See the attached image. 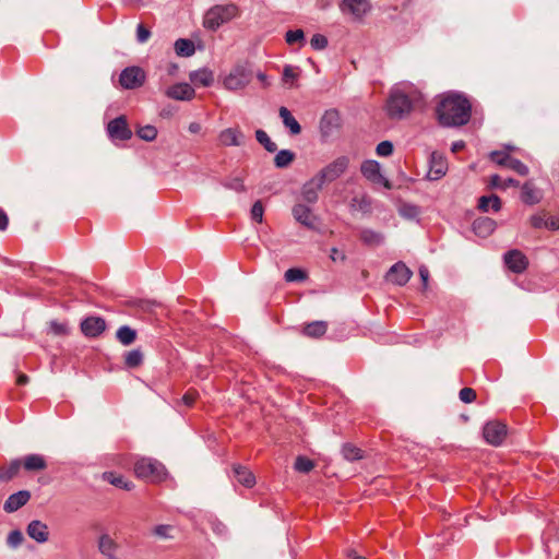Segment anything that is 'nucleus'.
<instances>
[{"mask_svg":"<svg viewBox=\"0 0 559 559\" xmlns=\"http://www.w3.org/2000/svg\"><path fill=\"white\" fill-rule=\"evenodd\" d=\"M314 467V463L305 456H298L295 461V469L301 473H309Z\"/></svg>","mask_w":559,"mask_h":559,"instance_id":"nucleus-40","label":"nucleus"},{"mask_svg":"<svg viewBox=\"0 0 559 559\" xmlns=\"http://www.w3.org/2000/svg\"><path fill=\"white\" fill-rule=\"evenodd\" d=\"M295 159V153L289 150H281L274 157V164L277 168L289 166Z\"/></svg>","mask_w":559,"mask_h":559,"instance_id":"nucleus-35","label":"nucleus"},{"mask_svg":"<svg viewBox=\"0 0 559 559\" xmlns=\"http://www.w3.org/2000/svg\"><path fill=\"white\" fill-rule=\"evenodd\" d=\"M117 543L108 534H103L98 539V550L106 557L112 558L117 550Z\"/></svg>","mask_w":559,"mask_h":559,"instance_id":"nucleus-29","label":"nucleus"},{"mask_svg":"<svg viewBox=\"0 0 559 559\" xmlns=\"http://www.w3.org/2000/svg\"><path fill=\"white\" fill-rule=\"evenodd\" d=\"M237 16H239V8L236 4L215 5L206 12L203 25L207 29L215 31Z\"/></svg>","mask_w":559,"mask_h":559,"instance_id":"nucleus-3","label":"nucleus"},{"mask_svg":"<svg viewBox=\"0 0 559 559\" xmlns=\"http://www.w3.org/2000/svg\"><path fill=\"white\" fill-rule=\"evenodd\" d=\"M323 185L313 176L302 187V198L309 203H314L318 200V192L322 189Z\"/></svg>","mask_w":559,"mask_h":559,"instance_id":"nucleus-21","label":"nucleus"},{"mask_svg":"<svg viewBox=\"0 0 559 559\" xmlns=\"http://www.w3.org/2000/svg\"><path fill=\"white\" fill-rule=\"evenodd\" d=\"M136 333L131 328L124 325L118 329L117 338L123 345H130L135 341Z\"/></svg>","mask_w":559,"mask_h":559,"instance_id":"nucleus-36","label":"nucleus"},{"mask_svg":"<svg viewBox=\"0 0 559 559\" xmlns=\"http://www.w3.org/2000/svg\"><path fill=\"white\" fill-rule=\"evenodd\" d=\"M349 159L346 156H340L323 167L316 176L324 186L338 179L347 170Z\"/></svg>","mask_w":559,"mask_h":559,"instance_id":"nucleus-5","label":"nucleus"},{"mask_svg":"<svg viewBox=\"0 0 559 559\" xmlns=\"http://www.w3.org/2000/svg\"><path fill=\"white\" fill-rule=\"evenodd\" d=\"M412 271L403 263L397 262L386 273V281L395 285L403 286L412 277Z\"/></svg>","mask_w":559,"mask_h":559,"instance_id":"nucleus-11","label":"nucleus"},{"mask_svg":"<svg viewBox=\"0 0 559 559\" xmlns=\"http://www.w3.org/2000/svg\"><path fill=\"white\" fill-rule=\"evenodd\" d=\"M145 72L140 67H128L120 73L119 83L126 90L141 87L145 82Z\"/></svg>","mask_w":559,"mask_h":559,"instance_id":"nucleus-7","label":"nucleus"},{"mask_svg":"<svg viewBox=\"0 0 559 559\" xmlns=\"http://www.w3.org/2000/svg\"><path fill=\"white\" fill-rule=\"evenodd\" d=\"M331 259L333 261L344 260L345 255L342 252H340L336 248H333L332 251H331Z\"/></svg>","mask_w":559,"mask_h":559,"instance_id":"nucleus-62","label":"nucleus"},{"mask_svg":"<svg viewBox=\"0 0 559 559\" xmlns=\"http://www.w3.org/2000/svg\"><path fill=\"white\" fill-rule=\"evenodd\" d=\"M393 153V144L390 141H382L377 146L379 156H390Z\"/></svg>","mask_w":559,"mask_h":559,"instance_id":"nucleus-47","label":"nucleus"},{"mask_svg":"<svg viewBox=\"0 0 559 559\" xmlns=\"http://www.w3.org/2000/svg\"><path fill=\"white\" fill-rule=\"evenodd\" d=\"M496 229V222L489 217H479L473 223V230L479 237H488Z\"/></svg>","mask_w":559,"mask_h":559,"instance_id":"nucleus-24","label":"nucleus"},{"mask_svg":"<svg viewBox=\"0 0 559 559\" xmlns=\"http://www.w3.org/2000/svg\"><path fill=\"white\" fill-rule=\"evenodd\" d=\"M173 531V527L170 525H165V524H162V525H157L154 527V534L158 537H162V538H169L170 537V532Z\"/></svg>","mask_w":559,"mask_h":559,"instance_id":"nucleus-52","label":"nucleus"},{"mask_svg":"<svg viewBox=\"0 0 559 559\" xmlns=\"http://www.w3.org/2000/svg\"><path fill=\"white\" fill-rule=\"evenodd\" d=\"M326 329H328L326 322L314 321L305 326L304 333L310 337H320L326 332Z\"/></svg>","mask_w":559,"mask_h":559,"instance_id":"nucleus-34","label":"nucleus"},{"mask_svg":"<svg viewBox=\"0 0 559 559\" xmlns=\"http://www.w3.org/2000/svg\"><path fill=\"white\" fill-rule=\"evenodd\" d=\"M341 127V118L336 110H326L320 119V132L322 138L328 139Z\"/></svg>","mask_w":559,"mask_h":559,"instance_id":"nucleus-9","label":"nucleus"},{"mask_svg":"<svg viewBox=\"0 0 559 559\" xmlns=\"http://www.w3.org/2000/svg\"><path fill=\"white\" fill-rule=\"evenodd\" d=\"M197 397H198V393L195 391H188L183 396H182V402L187 405V406H192L194 404V402L197 401Z\"/></svg>","mask_w":559,"mask_h":559,"instance_id":"nucleus-56","label":"nucleus"},{"mask_svg":"<svg viewBox=\"0 0 559 559\" xmlns=\"http://www.w3.org/2000/svg\"><path fill=\"white\" fill-rule=\"evenodd\" d=\"M460 400L464 403H472L476 400V392L472 388H463L460 391Z\"/></svg>","mask_w":559,"mask_h":559,"instance_id":"nucleus-49","label":"nucleus"},{"mask_svg":"<svg viewBox=\"0 0 559 559\" xmlns=\"http://www.w3.org/2000/svg\"><path fill=\"white\" fill-rule=\"evenodd\" d=\"M423 94L413 87L395 88L386 102V112L393 119H402L412 110L424 106Z\"/></svg>","mask_w":559,"mask_h":559,"instance_id":"nucleus-2","label":"nucleus"},{"mask_svg":"<svg viewBox=\"0 0 559 559\" xmlns=\"http://www.w3.org/2000/svg\"><path fill=\"white\" fill-rule=\"evenodd\" d=\"M278 114L284 126L289 129L293 135H297L301 132V127L299 122L293 117V115L286 107H281Z\"/></svg>","mask_w":559,"mask_h":559,"instance_id":"nucleus-28","label":"nucleus"},{"mask_svg":"<svg viewBox=\"0 0 559 559\" xmlns=\"http://www.w3.org/2000/svg\"><path fill=\"white\" fill-rule=\"evenodd\" d=\"M225 186L227 188L233 189L238 192L245 191V185H243L242 179H240V178H234V179L229 180Z\"/></svg>","mask_w":559,"mask_h":559,"instance_id":"nucleus-54","label":"nucleus"},{"mask_svg":"<svg viewBox=\"0 0 559 559\" xmlns=\"http://www.w3.org/2000/svg\"><path fill=\"white\" fill-rule=\"evenodd\" d=\"M521 199L525 204H536L542 200V191L532 181H526L522 186Z\"/></svg>","mask_w":559,"mask_h":559,"instance_id":"nucleus-22","label":"nucleus"},{"mask_svg":"<svg viewBox=\"0 0 559 559\" xmlns=\"http://www.w3.org/2000/svg\"><path fill=\"white\" fill-rule=\"evenodd\" d=\"M23 539H24L23 534L20 531L15 530L9 534L8 544L11 547H17L19 545L22 544Z\"/></svg>","mask_w":559,"mask_h":559,"instance_id":"nucleus-51","label":"nucleus"},{"mask_svg":"<svg viewBox=\"0 0 559 559\" xmlns=\"http://www.w3.org/2000/svg\"><path fill=\"white\" fill-rule=\"evenodd\" d=\"M370 9L368 0H343L341 11L352 14L356 19H361Z\"/></svg>","mask_w":559,"mask_h":559,"instance_id":"nucleus-15","label":"nucleus"},{"mask_svg":"<svg viewBox=\"0 0 559 559\" xmlns=\"http://www.w3.org/2000/svg\"><path fill=\"white\" fill-rule=\"evenodd\" d=\"M503 181L504 180L500 176L492 175L490 177L489 183L492 188L507 189V185Z\"/></svg>","mask_w":559,"mask_h":559,"instance_id":"nucleus-55","label":"nucleus"},{"mask_svg":"<svg viewBox=\"0 0 559 559\" xmlns=\"http://www.w3.org/2000/svg\"><path fill=\"white\" fill-rule=\"evenodd\" d=\"M545 227L552 230L559 229V218L550 217L546 219Z\"/></svg>","mask_w":559,"mask_h":559,"instance_id":"nucleus-59","label":"nucleus"},{"mask_svg":"<svg viewBox=\"0 0 559 559\" xmlns=\"http://www.w3.org/2000/svg\"><path fill=\"white\" fill-rule=\"evenodd\" d=\"M299 74L290 66H286L283 71V81L289 86H295Z\"/></svg>","mask_w":559,"mask_h":559,"instance_id":"nucleus-43","label":"nucleus"},{"mask_svg":"<svg viewBox=\"0 0 559 559\" xmlns=\"http://www.w3.org/2000/svg\"><path fill=\"white\" fill-rule=\"evenodd\" d=\"M8 223H9V219H8L7 214L2 210H0V230L5 229L8 226Z\"/></svg>","mask_w":559,"mask_h":559,"instance_id":"nucleus-60","label":"nucleus"},{"mask_svg":"<svg viewBox=\"0 0 559 559\" xmlns=\"http://www.w3.org/2000/svg\"><path fill=\"white\" fill-rule=\"evenodd\" d=\"M504 263L513 273H523L528 266L526 255L516 249L510 250L504 254Z\"/></svg>","mask_w":559,"mask_h":559,"instance_id":"nucleus-10","label":"nucleus"},{"mask_svg":"<svg viewBox=\"0 0 559 559\" xmlns=\"http://www.w3.org/2000/svg\"><path fill=\"white\" fill-rule=\"evenodd\" d=\"M284 277L286 282H298L306 278V273L300 269L292 267L285 272Z\"/></svg>","mask_w":559,"mask_h":559,"instance_id":"nucleus-44","label":"nucleus"},{"mask_svg":"<svg viewBox=\"0 0 559 559\" xmlns=\"http://www.w3.org/2000/svg\"><path fill=\"white\" fill-rule=\"evenodd\" d=\"M257 141L263 145V147L270 152L273 153L277 150V145L270 139L267 133L263 130H257L255 132Z\"/></svg>","mask_w":559,"mask_h":559,"instance_id":"nucleus-37","label":"nucleus"},{"mask_svg":"<svg viewBox=\"0 0 559 559\" xmlns=\"http://www.w3.org/2000/svg\"><path fill=\"white\" fill-rule=\"evenodd\" d=\"M436 114L441 126L461 127L469 121L472 105L463 94L449 92L439 96Z\"/></svg>","mask_w":559,"mask_h":559,"instance_id":"nucleus-1","label":"nucleus"},{"mask_svg":"<svg viewBox=\"0 0 559 559\" xmlns=\"http://www.w3.org/2000/svg\"><path fill=\"white\" fill-rule=\"evenodd\" d=\"M545 222H546V219H544V217L540 215H534L531 217V224L535 228L545 227Z\"/></svg>","mask_w":559,"mask_h":559,"instance_id":"nucleus-57","label":"nucleus"},{"mask_svg":"<svg viewBox=\"0 0 559 559\" xmlns=\"http://www.w3.org/2000/svg\"><path fill=\"white\" fill-rule=\"evenodd\" d=\"M361 174L373 183H383L386 188L390 187L389 181L384 179L381 174L380 164L376 160H366L360 167Z\"/></svg>","mask_w":559,"mask_h":559,"instance_id":"nucleus-12","label":"nucleus"},{"mask_svg":"<svg viewBox=\"0 0 559 559\" xmlns=\"http://www.w3.org/2000/svg\"><path fill=\"white\" fill-rule=\"evenodd\" d=\"M166 96L176 100H191L195 92L188 83H177L166 90Z\"/></svg>","mask_w":559,"mask_h":559,"instance_id":"nucleus-16","label":"nucleus"},{"mask_svg":"<svg viewBox=\"0 0 559 559\" xmlns=\"http://www.w3.org/2000/svg\"><path fill=\"white\" fill-rule=\"evenodd\" d=\"M175 51L178 56L190 57L195 51L194 44L190 39H177L175 43Z\"/></svg>","mask_w":559,"mask_h":559,"instance_id":"nucleus-33","label":"nucleus"},{"mask_svg":"<svg viewBox=\"0 0 559 559\" xmlns=\"http://www.w3.org/2000/svg\"><path fill=\"white\" fill-rule=\"evenodd\" d=\"M218 140L224 146H239L242 144L243 135L239 128H227L219 133Z\"/></svg>","mask_w":559,"mask_h":559,"instance_id":"nucleus-20","label":"nucleus"},{"mask_svg":"<svg viewBox=\"0 0 559 559\" xmlns=\"http://www.w3.org/2000/svg\"><path fill=\"white\" fill-rule=\"evenodd\" d=\"M343 455L348 461H356L361 459V450L352 444H345L343 447Z\"/></svg>","mask_w":559,"mask_h":559,"instance_id":"nucleus-41","label":"nucleus"},{"mask_svg":"<svg viewBox=\"0 0 559 559\" xmlns=\"http://www.w3.org/2000/svg\"><path fill=\"white\" fill-rule=\"evenodd\" d=\"M490 159L500 166H504L510 156L506 152L495 151L490 154Z\"/></svg>","mask_w":559,"mask_h":559,"instance_id":"nucleus-50","label":"nucleus"},{"mask_svg":"<svg viewBox=\"0 0 559 559\" xmlns=\"http://www.w3.org/2000/svg\"><path fill=\"white\" fill-rule=\"evenodd\" d=\"M189 79L195 86H211L214 82V74L211 70L203 68L189 74Z\"/></svg>","mask_w":559,"mask_h":559,"instance_id":"nucleus-25","label":"nucleus"},{"mask_svg":"<svg viewBox=\"0 0 559 559\" xmlns=\"http://www.w3.org/2000/svg\"><path fill=\"white\" fill-rule=\"evenodd\" d=\"M285 39L288 45H293L295 43H300V45H304L305 35L301 29L288 31L285 35Z\"/></svg>","mask_w":559,"mask_h":559,"instance_id":"nucleus-45","label":"nucleus"},{"mask_svg":"<svg viewBox=\"0 0 559 559\" xmlns=\"http://www.w3.org/2000/svg\"><path fill=\"white\" fill-rule=\"evenodd\" d=\"M504 167H508L521 176H526L528 174V168L521 160L510 157L504 164Z\"/></svg>","mask_w":559,"mask_h":559,"instance_id":"nucleus-39","label":"nucleus"},{"mask_svg":"<svg viewBox=\"0 0 559 559\" xmlns=\"http://www.w3.org/2000/svg\"><path fill=\"white\" fill-rule=\"evenodd\" d=\"M464 146H465V143L463 141H456V142L452 143L451 150L453 153H457L461 150H463Z\"/></svg>","mask_w":559,"mask_h":559,"instance_id":"nucleus-64","label":"nucleus"},{"mask_svg":"<svg viewBox=\"0 0 559 559\" xmlns=\"http://www.w3.org/2000/svg\"><path fill=\"white\" fill-rule=\"evenodd\" d=\"M29 498L31 493L27 490H21L19 492H15L7 499L3 509L9 513L14 512L22 508L23 506H25L28 502Z\"/></svg>","mask_w":559,"mask_h":559,"instance_id":"nucleus-19","label":"nucleus"},{"mask_svg":"<svg viewBox=\"0 0 559 559\" xmlns=\"http://www.w3.org/2000/svg\"><path fill=\"white\" fill-rule=\"evenodd\" d=\"M448 171V162L447 158L433 152L430 158V167L428 171V178L430 180H439L442 178Z\"/></svg>","mask_w":559,"mask_h":559,"instance_id":"nucleus-14","label":"nucleus"},{"mask_svg":"<svg viewBox=\"0 0 559 559\" xmlns=\"http://www.w3.org/2000/svg\"><path fill=\"white\" fill-rule=\"evenodd\" d=\"M105 329V320L99 317H88L81 323L83 334L90 337L98 336Z\"/></svg>","mask_w":559,"mask_h":559,"instance_id":"nucleus-17","label":"nucleus"},{"mask_svg":"<svg viewBox=\"0 0 559 559\" xmlns=\"http://www.w3.org/2000/svg\"><path fill=\"white\" fill-rule=\"evenodd\" d=\"M293 215L297 222L302 224L308 228H312L314 226V216L312 215L309 207L304 204H297L293 207Z\"/></svg>","mask_w":559,"mask_h":559,"instance_id":"nucleus-23","label":"nucleus"},{"mask_svg":"<svg viewBox=\"0 0 559 559\" xmlns=\"http://www.w3.org/2000/svg\"><path fill=\"white\" fill-rule=\"evenodd\" d=\"M103 478L108 481L109 484L114 485L115 487L124 489V490H131L133 489L134 485L126 479L122 475H118L112 472H106L103 474Z\"/></svg>","mask_w":559,"mask_h":559,"instance_id":"nucleus-30","label":"nucleus"},{"mask_svg":"<svg viewBox=\"0 0 559 559\" xmlns=\"http://www.w3.org/2000/svg\"><path fill=\"white\" fill-rule=\"evenodd\" d=\"M21 462L23 467L28 472L44 471L47 467V462L40 454L26 455Z\"/></svg>","mask_w":559,"mask_h":559,"instance_id":"nucleus-26","label":"nucleus"},{"mask_svg":"<svg viewBox=\"0 0 559 559\" xmlns=\"http://www.w3.org/2000/svg\"><path fill=\"white\" fill-rule=\"evenodd\" d=\"M136 133L142 140L153 141L157 136V129L154 126H144Z\"/></svg>","mask_w":559,"mask_h":559,"instance_id":"nucleus-42","label":"nucleus"},{"mask_svg":"<svg viewBox=\"0 0 559 559\" xmlns=\"http://www.w3.org/2000/svg\"><path fill=\"white\" fill-rule=\"evenodd\" d=\"M50 329L56 333V334H63L66 333L67 331V328L64 324L62 323H58V322H51L50 323Z\"/></svg>","mask_w":559,"mask_h":559,"instance_id":"nucleus-58","label":"nucleus"},{"mask_svg":"<svg viewBox=\"0 0 559 559\" xmlns=\"http://www.w3.org/2000/svg\"><path fill=\"white\" fill-rule=\"evenodd\" d=\"M134 474L151 483H159L166 477L164 465L153 459L143 457L135 462Z\"/></svg>","mask_w":559,"mask_h":559,"instance_id":"nucleus-4","label":"nucleus"},{"mask_svg":"<svg viewBox=\"0 0 559 559\" xmlns=\"http://www.w3.org/2000/svg\"><path fill=\"white\" fill-rule=\"evenodd\" d=\"M236 479L247 488H251L255 484V477L250 469L241 465L233 467Z\"/></svg>","mask_w":559,"mask_h":559,"instance_id":"nucleus-27","label":"nucleus"},{"mask_svg":"<svg viewBox=\"0 0 559 559\" xmlns=\"http://www.w3.org/2000/svg\"><path fill=\"white\" fill-rule=\"evenodd\" d=\"M22 466V462L20 460H13L8 465H4L0 468V480L7 481L15 477L20 468Z\"/></svg>","mask_w":559,"mask_h":559,"instance_id":"nucleus-32","label":"nucleus"},{"mask_svg":"<svg viewBox=\"0 0 559 559\" xmlns=\"http://www.w3.org/2000/svg\"><path fill=\"white\" fill-rule=\"evenodd\" d=\"M310 45L316 50H322L328 46V39L322 34H314L310 40Z\"/></svg>","mask_w":559,"mask_h":559,"instance_id":"nucleus-46","label":"nucleus"},{"mask_svg":"<svg viewBox=\"0 0 559 559\" xmlns=\"http://www.w3.org/2000/svg\"><path fill=\"white\" fill-rule=\"evenodd\" d=\"M419 275L424 282V285H427L429 278V271L425 266H423L419 269Z\"/></svg>","mask_w":559,"mask_h":559,"instance_id":"nucleus-63","label":"nucleus"},{"mask_svg":"<svg viewBox=\"0 0 559 559\" xmlns=\"http://www.w3.org/2000/svg\"><path fill=\"white\" fill-rule=\"evenodd\" d=\"M126 365L130 368L139 367L143 361V355L139 349L130 350L126 355Z\"/></svg>","mask_w":559,"mask_h":559,"instance_id":"nucleus-38","label":"nucleus"},{"mask_svg":"<svg viewBox=\"0 0 559 559\" xmlns=\"http://www.w3.org/2000/svg\"><path fill=\"white\" fill-rule=\"evenodd\" d=\"M27 535L37 543H46L49 538L48 526L41 521H32L26 528Z\"/></svg>","mask_w":559,"mask_h":559,"instance_id":"nucleus-18","label":"nucleus"},{"mask_svg":"<svg viewBox=\"0 0 559 559\" xmlns=\"http://www.w3.org/2000/svg\"><path fill=\"white\" fill-rule=\"evenodd\" d=\"M107 130L112 139L129 140L132 136L127 120L122 116L111 120L107 126Z\"/></svg>","mask_w":559,"mask_h":559,"instance_id":"nucleus-13","label":"nucleus"},{"mask_svg":"<svg viewBox=\"0 0 559 559\" xmlns=\"http://www.w3.org/2000/svg\"><path fill=\"white\" fill-rule=\"evenodd\" d=\"M492 209L495 212L500 211L501 209V200L498 195H483L478 201V209L483 212H488L489 209Z\"/></svg>","mask_w":559,"mask_h":559,"instance_id":"nucleus-31","label":"nucleus"},{"mask_svg":"<svg viewBox=\"0 0 559 559\" xmlns=\"http://www.w3.org/2000/svg\"><path fill=\"white\" fill-rule=\"evenodd\" d=\"M151 36V32L143 25L139 24L136 27V38L139 43H145Z\"/></svg>","mask_w":559,"mask_h":559,"instance_id":"nucleus-53","label":"nucleus"},{"mask_svg":"<svg viewBox=\"0 0 559 559\" xmlns=\"http://www.w3.org/2000/svg\"><path fill=\"white\" fill-rule=\"evenodd\" d=\"M251 72L245 67L238 66L224 78L223 84L229 91H238L245 88L251 82Z\"/></svg>","mask_w":559,"mask_h":559,"instance_id":"nucleus-6","label":"nucleus"},{"mask_svg":"<svg viewBox=\"0 0 559 559\" xmlns=\"http://www.w3.org/2000/svg\"><path fill=\"white\" fill-rule=\"evenodd\" d=\"M263 213L264 209L261 201L254 202L251 209V217L252 219L257 221L258 223H261L263 219Z\"/></svg>","mask_w":559,"mask_h":559,"instance_id":"nucleus-48","label":"nucleus"},{"mask_svg":"<svg viewBox=\"0 0 559 559\" xmlns=\"http://www.w3.org/2000/svg\"><path fill=\"white\" fill-rule=\"evenodd\" d=\"M188 129L191 133L198 134L201 132L202 126L199 122L193 121L189 124Z\"/></svg>","mask_w":559,"mask_h":559,"instance_id":"nucleus-61","label":"nucleus"},{"mask_svg":"<svg viewBox=\"0 0 559 559\" xmlns=\"http://www.w3.org/2000/svg\"><path fill=\"white\" fill-rule=\"evenodd\" d=\"M483 435L487 443L500 445L507 437V426L498 420L488 421L484 426Z\"/></svg>","mask_w":559,"mask_h":559,"instance_id":"nucleus-8","label":"nucleus"}]
</instances>
